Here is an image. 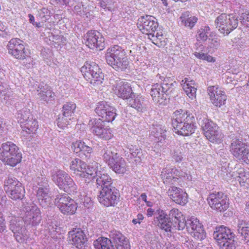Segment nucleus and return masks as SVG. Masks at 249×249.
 Instances as JSON below:
<instances>
[{"mask_svg": "<svg viewBox=\"0 0 249 249\" xmlns=\"http://www.w3.org/2000/svg\"><path fill=\"white\" fill-rule=\"evenodd\" d=\"M221 40L216 37L212 39H209L208 41V48L209 52H215L220 46Z\"/></svg>", "mask_w": 249, "mask_h": 249, "instance_id": "8fccbe9b", "label": "nucleus"}, {"mask_svg": "<svg viewBox=\"0 0 249 249\" xmlns=\"http://www.w3.org/2000/svg\"><path fill=\"white\" fill-rule=\"evenodd\" d=\"M89 125L92 134L99 138L107 140L113 136L110 128L106 125L104 121L100 119L90 120Z\"/></svg>", "mask_w": 249, "mask_h": 249, "instance_id": "4468645a", "label": "nucleus"}, {"mask_svg": "<svg viewBox=\"0 0 249 249\" xmlns=\"http://www.w3.org/2000/svg\"><path fill=\"white\" fill-rule=\"evenodd\" d=\"M117 109L110 106L107 102L102 101L96 104L95 112L101 117L102 120L107 122H112L117 116Z\"/></svg>", "mask_w": 249, "mask_h": 249, "instance_id": "a211bd4d", "label": "nucleus"}, {"mask_svg": "<svg viewBox=\"0 0 249 249\" xmlns=\"http://www.w3.org/2000/svg\"><path fill=\"white\" fill-rule=\"evenodd\" d=\"M178 171L176 168L166 167L162 169L160 177L165 184L174 185L179 179L178 177L180 176L178 174Z\"/></svg>", "mask_w": 249, "mask_h": 249, "instance_id": "c85d7f7f", "label": "nucleus"}, {"mask_svg": "<svg viewBox=\"0 0 249 249\" xmlns=\"http://www.w3.org/2000/svg\"><path fill=\"white\" fill-rule=\"evenodd\" d=\"M194 55L197 58L203 60H206L209 62H214L215 61V59L207 53L196 52L194 53Z\"/></svg>", "mask_w": 249, "mask_h": 249, "instance_id": "4d7b16f0", "label": "nucleus"}, {"mask_svg": "<svg viewBox=\"0 0 249 249\" xmlns=\"http://www.w3.org/2000/svg\"><path fill=\"white\" fill-rule=\"evenodd\" d=\"M93 245L95 249H114L109 239L100 237L94 241Z\"/></svg>", "mask_w": 249, "mask_h": 249, "instance_id": "a19ab883", "label": "nucleus"}, {"mask_svg": "<svg viewBox=\"0 0 249 249\" xmlns=\"http://www.w3.org/2000/svg\"><path fill=\"white\" fill-rule=\"evenodd\" d=\"M208 94L213 104L217 107H221L225 104L227 96L224 91L217 86H210L208 88Z\"/></svg>", "mask_w": 249, "mask_h": 249, "instance_id": "b1692460", "label": "nucleus"}, {"mask_svg": "<svg viewBox=\"0 0 249 249\" xmlns=\"http://www.w3.org/2000/svg\"><path fill=\"white\" fill-rule=\"evenodd\" d=\"M208 204L212 209L218 212H224L229 207L228 196L221 192H214L207 197Z\"/></svg>", "mask_w": 249, "mask_h": 249, "instance_id": "2eb2a0df", "label": "nucleus"}, {"mask_svg": "<svg viewBox=\"0 0 249 249\" xmlns=\"http://www.w3.org/2000/svg\"><path fill=\"white\" fill-rule=\"evenodd\" d=\"M33 116L30 109L25 108L19 110L17 114V118L20 125L23 124Z\"/></svg>", "mask_w": 249, "mask_h": 249, "instance_id": "c03bdc74", "label": "nucleus"}, {"mask_svg": "<svg viewBox=\"0 0 249 249\" xmlns=\"http://www.w3.org/2000/svg\"><path fill=\"white\" fill-rule=\"evenodd\" d=\"M173 127L176 133L182 136H189L195 132V126L194 122L186 123V124H178V123H172Z\"/></svg>", "mask_w": 249, "mask_h": 249, "instance_id": "e433bc0d", "label": "nucleus"}, {"mask_svg": "<svg viewBox=\"0 0 249 249\" xmlns=\"http://www.w3.org/2000/svg\"><path fill=\"white\" fill-rule=\"evenodd\" d=\"M22 218L26 226L36 227L39 225L41 220L40 211L36 206H32L27 209Z\"/></svg>", "mask_w": 249, "mask_h": 249, "instance_id": "393cba45", "label": "nucleus"}, {"mask_svg": "<svg viewBox=\"0 0 249 249\" xmlns=\"http://www.w3.org/2000/svg\"><path fill=\"white\" fill-rule=\"evenodd\" d=\"M80 71L85 79L93 85H101L104 80V73L94 62H86Z\"/></svg>", "mask_w": 249, "mask_h": 249, "instance_id": "1a4fd4ad", "label": "nucleus"}, {"mask_svg": "<svg viewBox=\"0 0 249 249\" xmlns=\"http://www.w3.org/2000/svg\"><path fill=\"white\" fill-rule=\"evenodd\" d=\"M195 121L194 116L189 111L180 109L173 113L172 123H178V124L186 123H192Z\"/></svg>", "mask_w": 249, "mask_h": 249, "instance_id": "2f4dec72", "label": "nucleus"}, {"mask_svg": "<svg viewBox=\"0 0 249 249\" xmlns=\"http://www.w3.org/2000/svg\"><path fill=\"white\" fill-rule=\"evenodd\" d=\"M99 4L106 11H112L115 8L114 0H100Z\"/></svg>", "mask_w": 249, "mask_h": 249, "instance_id": "864d4df0", "label": "nucleus"}, {"mask_svg": "<svg viewBox=\"0 0 249 249\" xmlns=\"http://www.w3.org/2000/svg\"><path fill=\"white\" fill-rule=\"evenodd\" d=\"M55 203L58 204L60 211L64 214H73L77 210L76 203L66 194L57 195L55 198Z\"/></svg>", "mask_w": 249, "mask_h": 249, "instance_id": "aec40b11", "label": "nucleus"}, {"mask_svg": "<svg viewBox=\"0 0 249 249\" xmlns=\"http://www.w3.org/2000/svg\"><path fill=\"white\" fill-rule=\"evenodd\" d=\"M86 8L82 3H79L74 7V10L79 15L84 14Z\"/></svg>", "mask_w": 249, "mask_h": 249, "instance_id": "e2e57ef3", "label": "nucleus"}, {"mask_svg": "<svg viewBox=\"0 0 249 249\" xmlns=\"http://www.w3.org/2000/svg\"><path fill=\"white\" fill-rule=\"evenodd\" d=\"M85 44L91 49L103 50L105 47V39L101 34L96 31H88L84 36Z\"/></svg>", "mask_w": 249, "mask_h": 249, "instance_id": "412c9836", "label": "nucleus"}, {"mask_svg": "<svg viewBox=\"0 0 249 249\" xmlns=\"http://www.w3.org/2000/svg\"><path fill=\"white\" fill-rule=\"evenodd\" d=\"M183 146L180 143H178L175 148L174 149L172 154L173 160L176 162H180L183 159Z\"/></svg>", "mask_w": 249, "mask_h": 249, "instance_id": "de8ad7c7", "label": "nucleus"}, {"mask_svg": "<svg viewBox=\"0 0 249 249\" xmlns=\"http://www.w3.org/2000/svg\"><path fill=\"white\" fill-rule=\"evenodd\" d=\"M8 217L9 229L13 232L16 240L19 243L24 242L29 238V235L23 218L15 216Z\"/></svg>", "mask_w": 249, "mask_h": 249, "instance_id": "f8f14e48", "label": "nucleus"}, {"mask_svg": "<svg viewBox=\"0 0 249 249\" xmlns=\"http://www.w3.org/2000/svg\"><path fill=\"white\" fill-rule=\"evenodd\" d=\"M98 165L97 162L93 161L88 166L87 165L85 171L80 173V177L83 178L85 183H89L90 181L97 178L99 173L102 172L98 171Z\"/></svg>", "mask_w": 249, "mask_h": 249, "instance_id": "7c9ffc66", "label": "nucleus"}, {"mask_svg": "<svg viewBox=\"0 0 249 249\" xmlns=\"http://www.w3.org/2000/svg\"><path fill=\"white\" fill-rule=\"evenodd\" d=\"M95 179L96 186L99 191H103L113 186V179L107 173H99Z\"/></svg>", "mask_w": 249, "mask_h": 249, "instance_id": "f704fd0d", "label": "nucleus"}, {"mask_svg": "<svg viewBox=\"0 0 249 249\" xmlns=\"http://www.w3.org/2000/svg\"><path fill=\"white\" fill-rule=\"evenodd\" d=\"M76 105L73 102H67L63 105L61 114L59 115L57 120V125L59 127L64 129L68 123V119L71 120L75 115Z\"/></svg>", "mask_w": 249, "mask_h": 249, "instance_id": "4be33fe9", "label": "nucleus"}, {"mask_svg": "<svg viewBox=\"0 0 249 249\" xmlns=\"http://www.w3.org/2000/svg\"><path fill=\"white\" fill-rule=\"evenodd\" d=\"M7 200V196L5 195H0V205L3 206L5 205Z\"/></svg>", "mask_w": 249, "mask_h": 249, "instance_id": "338daca9", "label": "nucleus"}, {"mask_svg": "<svg viewBox=\"0 0 249 249\" xmlns=\"http://www.w3.org/2000/svg\"><path fill=\"white\" fill-rule=\"evenodd\" d=\"M5 219L1 216L0 218V233L3 232L6 228L5 224L4 222Z\"/></svg>", "mask_w": 249, "mask_h": 249, "instance_id": "69168bd1", "label": "nucleus"}, {"mask_svg": "<svg viewBox=\"0 0 249 249\" xmlns=\"http://www.w3.org/2000/svg\"><path fill=\"white\" fill-rule=\"evenodd\" d=\"M183 89L187 96L191 99L196 97V89L190 84L183 85Z\"/></svg>", "mask_w": 249, "mask_h": 249, "instance_id": "3c124183", "label": "nucleus"}, {"mask_svg": "<svg viewBox=\"0 0 249 249\" xmlns=\"http://www.w3.org/2000/svg\"><path fill=\"white\" fill-rule=\"evenodd\" d=\"M240 18L241 22L242 24L247 27H249V12L242 13Z\"/></svg>", "mask_w": 249, "mask_h": 249, "instance_id": "052dcab7", "label": "nucleus"}, {"mask_svg": "<svg viewBox=\"0 0 249 249\" xmlns=\"http://www.w3.org/2000/svg\"><path fill=\"white\" fill-rule=\"evenodd\" d=\"M166 130L164 126L161 125H157V149L160 150V153L165 152L168 142L166 139Z\"/></svg>", "mask_w": 249, "mask_h": 249, "instance_id": "72a5a7b5", "label": "nucleus"}, {"mask_svg": "<svg viewBox=\"0 0 249 249\" xmlns=\"http://www.w3.org/2000/svg\"><path fill=\"white\" fill-rule=\"evenodd\" d=\"M230 151L237 160L249 164V148L242 140L233 139L230 145Z\"/></svg>", "mask_w": 249, "mask_h": 249, "instance_id": "ddd939ff", "label": "nucleus"}, {"mask_svg": "<svg viewBox=\"0 0 249 249\" xmlns=\"http://www.w3.org/2000/svg\"><path fill=\"white\" fill-rule=\"evenodd\" d=\"M38 98L41 101L47 103H53L55 99V93L52 91L51 88L44 83L40 84L37 89Z\"/></svg>", "mask_w": 249, "mask_h": 249, "instance_id": "c756f323", "label": "nucleus"}, {"mask_svg": "<svg viewBox=\"0 0 249 249\" xmlns=\"http://www.w3.org/2000/svg\"><path fill=\"white\" fill-rule=\"evenodd\" d=\"M4 189L8 196L13 200H22L25 189L22 183L12 175H9L4 181Z\"/></svg>", "mask_w": 249, "mask_h": 249, "instance_id": "9b49d317", "label": "nucleus"}, {"mask_svg": "<svg viewBox=\"0 0 249 249\" xmlns=\"http://www.w3.org/2000/svg\"><path fill=\"white\" fill-rule=\"evenodd\" d=\"M210 31L209 26H204L199 29L197 32L198 40L206 41L207 39L208 35Z\"/></svg>", "mask_w": 249, "mask_h": 249, "instance_id": "603ef678", "label": "nucleus"}, {"mask_svg": "<svg viewBox=\"0 0 249 249\" xmlns=\"http://www.w3.org/2000/svg\"><path fill=\"white\" fill-rule=\"evenodd\" d=\"M178 225L176 226V229L178 230H183L185 227L187 229V221H185L182 216H180L178 222Z\"/></svg>", "mask_w": 249, "mask_h": 249, "instance_id": "680f3d73", "label": "nucleus"}, {"mask_svg": "<svg viewBox=\"0 0 249 249\" xmlns=\"http://www.w3.org/2000/svg\"><path fill=\"white\" fill-rule=\"evenodd\" d=\"M237 236L249 244V224L243 220H239L237 225Z\"/></svg>", "mask_w": 249, "mask_h": 249, "instance_id": "4c0bfd02", "label": "nucleus"}, {"mask_svg": "<svg viewBox=\"0 0 249 249\" xmlns=\"http://www.w3.org/2000/svg\"><path fill=\"white\" fill-rule=\"evenodd\" d=\"M13 92L8 88L7 85L0 81V99L8 101L12 99Z\"/></svg>", "mask_w": 249, "mask_h": 249, "instance_id": "49530a36", "label": "nucleus"}, {"mask_svg": "<svg viewBox=\"0 0 249 249\" xmlns=\"http://www.w3.org/2000/svg\"><path fill=\"white\" fill-rule=\"evenodd\" d=\"M166 38L163 37L162 34L157 33V46L159 47H164L166 43Z\"/></svg>", "mask_w": 249, "mask_h": 249, "instance_id": "bf43d9fd", "label": "nucleus"}, {"mask_svg": "<svg viewBox=\"0 0 249 249\" xmlns=\"http://www.w3.org/2000/svg\"><path fill=\"white\" fill-rule=\"evenodd\" d=\"M151 18L152 17L149 15L141 16L139 18L137 22V26L141 31H149L150 25L149 24L151 23Z\"/></svg>", "mask_w": 249, "mask_h": 249, "instance_id": "a18cd8bd", "label": "nucleus"}, {"mask_svg": "<svg viewBox=\"0 0 249 249\" xmlns=\"http://www.w3.org/2000/svg\"><path fill=\"white\" fill-rule=\"evenodd\" d=\"M72 148L74 152L78 153L81 158L85 156V158H89L90 157V154L93 152V149L90 146L81 141L73 143Z\"/></svg>", "mask_w": 249, "mask_h": 249, "instance_id": "c9c22d12", "label": "nucleus"}, {"mask_svg": "<svg viewBox=\"0 0 249 249\" xmlns=\"http://www.w3.org/2000/svg\"><path fill=\"white\" fill-rule=\"evenodd\" d=\"M130 154L133 157L136 158L135 161H140L141 157L142 156L141 149L136 146L131 145L129 148Z\"/></svg>", "mask_w": 249, "mask_h": 249, "instance_id": "6e6d98bb", "label": "nucleus"}, {"mask_svg": "<svg viewBox=\"0 0 249 249\" xmlns=\"http://www.w3.org/2000/svg\"><path fill=\"white\" fill-rule=\"evenodd\" d=\"M110 83L112 85L115 93L120 98L126 100L134 95L130 84L119 77H111Z\"/></svg>", "mask_w": 249, "mask_h": 249, "instance_id": "dca6fc26", "label": "nucleus"}, {"mask_svg": "<svg viewBox=\"0 0 249 249\" xmlns=\"http://www.w3.org/2000/svg\"><path fill=\"white\" fill-rule=\"evenodd\" d=\"M114 147H105L101 151L103 159L113 171L117 174H124L126 171L124 160L114 151Z\"/></svg>", "mask_w": 249, "mask_h": 249, "instance_id": "20e7f679", "label": "nucleus"}, {"mask_svg": "<svg viewBox=\"0 0 249 249\" xmlns=\"http://www.w3.org/2000/svg\"><path fill=\"white\" fill-rule=\"evenodd\" d=\"M50 11L45 8H43L38 11L37 17L42 20L46 22L50 18Z\"/></svg>", "mask_w": 249, "mask_h": 249, "instance_id": "5fc2aeb1", "label": "nucleus"}, {"mask_svg": "<svg viewBox=\"0 0 249 249\" xmlns=\"http://www.w3.org/2000/svg\"><path fill=\"white\" fill-rule=\"evenodd\" d=\"M196 117L197 123L204 131L205 136L210 142L220 143L223 141V134L216 124L208 118L206 113L197 112Z\"/></svg>", "mask_w": 249, "mask_h": 249, "instance_id": "f03ea898", "label": "nucleus"}, {"mask_svg": "<svg viewBox=\"0 0 249 249\" xmlns=\"http://www.w3.org/2000/svg\"><path fill=\"white\" fill-rule=\"evenodd\" d=\"M22 154L18 147L14 143L8 142L0 147V159L7 165L15 166L19 163Z\"/></svg>", "mask_w": 249, "mask_h": 249, "instance_id": "0eeeda50", "label": "nucleus"}, {"mask_svg": "<svg viewBox=\"0 0 249 249\" xmlns=\"http://www.w3.org/2000/svg\"><path fill=\"white\" fill-rule=\"evenodd\" d=\"M35 190L38 201L42 207H47L51 204V197L49 195L50 186L49 180L45 175L40 173L34 180Z\"/></svg>", "mask_w": 249, "mask_h": 249, "instance_id": "423d86ee", "label": "nucleus"}, {"mask_svg": "<svg viewBox=\"0 0 249 249\" xmlns=\"http://www.w3.org/2000/svg\"><path fill=\"white\" fill-rule=\"evenodd\" d=\"M180 216H182L178 209H172L170 211L169 215L163 210H157V221H158L157 226L166 232H173L177 230L176 226L179 219Z\"/></svg>", "mask_w": 249, "mask_h": 249, "instance_id": "39448f33", "label": "nucleus"}, {"mask_svg": "<svg viewBox=\"0 0 249 249\" xmlns=\"http://www.w3.org/2000/svg\"><path fill=\"white\" fill-rule=\"evenodd\" d=\"M180 19L181 23L185 27L192 29L197 21V18L195 16L189 17V13L186 12L182 14Z\"/></svg>", "mask_w": 249, "mask_h": 249, "instance_id": "37998d69", "label": "nucleus"}, {"mask_svg": "<svg viewBox=\"0 0 249 249\" xmlns=\"http://www.w3.org/2000/svg\"><path fill=\"white\" fill-rule=\"evenodd\" d=\"M182 241L184 248L187 249H201L204 247L201 243L195 242L189 237L185 238L184 240Z\"/></svg>", "mask_w": 249, "mask_h": 249, "instance_id": "09e8293b", "label": "nucleus"}, {"mask_svg": "<svg viewBox=\"0 0 249 249\" xmlns=\"http://www.w3.org/2000/svg\"><path fill=\"white\" fill-rule=\"evenodd\" d=\"M52 181L61 190L69 194L75 195L78 187L68 173L60 169H53L51 171Z\"/></svg>", "mask_w": 249, "mask_h": 249, "instance_id": "7ed1b4c3", "label": "nucleus"}, {"mask_svg": "<svg viewBox=\"0 0 249 249\" xmlns=\"http://www.w3.org/2000/svg\"><path fill=\"white\" fill-rule=\"evenodd\" d=\"M8 53L15 58L23 60L29 57V53L25 49L23 41L18 38H12L7 45Z\"/></svg>", "mask_w": 249, "mask_h": 249, "instance_id": "6ab92c4d", "label": "nucleus"}, {"mask_svg": "<svg viewBox=\"0 0 249 249\" xmlns=\"http://www.w3.org/2000/svg\"><path fill=\"white\" fill-rule=\"evenodd\" d=\"M238 21V17L235 14L222 13L215 18L214 25L220 33L228 35L237 27Z\"/></svg>", "mask_w": 249, "mask_h": 249, "instance_id": "9d476101", "label": "nucleus"}, {"mask_svg": "<svg viewBox=\"0 0 249 249\" xmlns=\"http://www.w3.org/2000/svg\"><path fill=\"white\" fill-rule=\"evenodd\" d=\"M174 84L171 83L169 84L167 82V80L164 79L162 83L158 85L157 83V95L161 94L160 100H158L159 105L165 106L167 104V95L169 94L172 90V87Z\"/></svg>", "mask_w": 249, "mask_h": 249, "instance_id": "473e14b6", "label": "nucleus"}, {"mask_svg": "<svg viewBox=\"0 0 249 249\" xmlns=\"http://www.w3.org/2000/svg\"><path fill=\"white\" fill-rule=\"evenodd\" d=\"M213 236L221 249H235V234L228 228L224 226L216 227Z\"/></svg>", "mask_w": 249, "mask_h": 249, "instance_id": "6e6552de", "label": "nucleus"}, {"mask_svg": "<svg viewBox=\"0 0 249 249\" xmlns=\"http://www.w3.org/2000/svg\"><path fill=\"white\" fill-rule=\"evenodd\" d=\"M87 164L78 158H75L73 159L70 163V169L71 171L77 173V175L80 177V173L84 172L85 170L86 169Z\"/></svg>", "mask_w": 249, "mask_h": 249, "instance_id": "ea45409f", "label": "nucleus"}, {"mask_svg": "<svg viewBox=\"0 0 249 249\" xmlns=\"http://www.w3.org/2000/svg\"><path fill=\"white\" fill-rule=\"evenodd\" d=\"M109 240L114 249H130L128 240L120 231H113L110 232Z\"/></svg>", "mask_w": 249, "mask_h": 249, "instance_id": "a878e982", "label": "nucleus"}, {"mask_svg": "<svg viewBox=\"0 0 249 249\" xmlns=\"http://www.w3.org/2000/svg\"><path fill=\"white\" fill-rule=\"evenodd\" d=\"M187 231L193 234V236L199 241H202L206 237V232L203 226L199 221L194 218L187 220Z\"/></svg>", "mask_w": 249, "mask_h": 249, "instance_id": "5701e85b", "label": "nucleus"}, {"mask_svg": "<svg viewBox=\"0 0 249 249\" xmlns=\"http://www.w3.org/2000/svg\"><path fill=\"white\" fill-rule=\"evenodd\" d=\"M143 99L141 97H135V94L132 97H130L127 101V105L130 107L136 109L138 111H141L143 108Z\"/></svg>", "mask_w": 249, "mask_h": 249, "instance_id": "79ce46f5", "label": "nucleus"}, {"mask_svg": "<svg viewBox=\"0 0 249 249\" xmlns=\"http://www.w3.org/2000/svg\"><path fill=\"white\" fill-rule=\"evenodd\" d=\"M167 193L170 198L177 204L183 206L188 202L187 194L178 187L170 186Z\"/></svg>", "mask_w": 249, "mask_h": 249, "instance_id": "cd10ccee", "label": "nucleus"}, {"mask_svg": "<svg viewBox=\"0 0 249 249\" xmlns=\"http://www.w3.org/2000/svg\"><path fill=\"white\" fill-rule=\"evenodd\" d=\"M57 4L63 5H68L69 4L70 0H54Z\"/></svg>", "mask_w": 249, "mask_h": 249, "instance_id": "774afa93", "label": "nucleus"}, {"mask_svg": "<svg viewBox=\"0 0 249 249\" xmlns=\"http://www.w3.org/2000/svg\"><path fill=\"white\" fill-rule=\"evenodd\" d=\"M69 235L71 244L77 248L84 249L87 246V238L81 229H75L69 231Z\"/></svg>", "mask_w": 249, "mask_h": 249, "instance_id": "bb28decb", "label": "nucleus"}, {"mask_svg": "<svg viewBox=\"0 0 249 249\" xmlns=\"http://www.w3.org/2000/svg\"><path fill=\"white\" fill-rule=\"evenodd\" d=\"M107 63L117 71H124L129 68V62L124 50L118 45L108 48L105 54Z\"/></svg>", "mask_w": 249, "mask_h": 249, "instance_id": "f257e3e1", "label": "nucleus"}, {"mask_svg": "<svg viewBox=\"0 0 249 249\" xmlns=\"http://www.w3.org/2000/svg\"><path fill=\"white\" fill-rule=\"evenodd\" d=\"M150 22L151 23L149 24L150 25L149 31H147L148 32L147 34H148V38L152 41V42L156 44V43L154 42L155 40L154 33L156 31V25H155V21L151 18Z\"/></svg>", "mask_w": 249, "mask_h": 249, "instance_id": "13d9d810", "label": "nucleus"}, {"mask_svg": "<svg viewBox=\"0 0 249 249\" xmlns=\"http://www.w3.org/2000/svg\"><path fill=\"white\" fill-rule=\"evenodd\" d=\"M120 194L118 190L114 186L103 191H99V202L105 206H114L119 200Z\"/></svg>", "mask_w": 249, "mask_h": 249, "instance_id": "f3484780", "label": "nucleus"}, {"mask_svg": "<svg viewBox=\"0 0 249 249\" xmlns=\"http://www.w3.org/2000/svg\"><path fill=\"white\" fill-rule=\"evenodd\" d=\"M6 30V27L0 21V37H4L8 35V32Z\"/></svg>", "mask_w": 249, "mask_h": 249, "instance_id": "0e129e2a", "label": "nucleus"}, {"mask_svg": "<svg viewBox=\"0 0 249 249\" xmlns=\"http://www.w3.org/2000/svg\"><path fill=\"white\" fill-rule=\"evenodd\" d=\"M21 127L23 131L29 134L31 133H35L38 128V122L36 118H34L33 116L30 119L25 122L23 124H21Z\"/></svg>", "mask_w": 249, "mask_h": 249, "instance_id": "58836bf2", "label": "nucleus"}]
</instances>
